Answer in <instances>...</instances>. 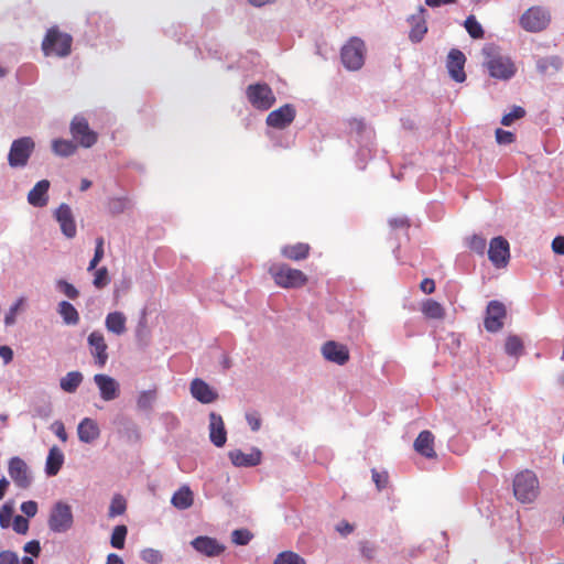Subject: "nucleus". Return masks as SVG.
Returning a JSON list of instances; mask_svg holds the SVG:
<instances>
[{"label":"nucleus","mask_w":564,"mask_h":564,"mask_svg":"<svg viewBox=\"0 0 564 564\" xmlns=\"http://www.w3.org/2000/svg\"><path fill=\"white\" fill-rule=\"evenodd\" d=\"M482 55L484 66L491 77L508 80L514 76L517 72L514 63L509 56L502 55L495 45H486L482 48Z\"/></svg>","instance_id":"1"},{"label":"nucleus","mask_w":564,"mask_h":564,"mask_svg":"<svg viewBox=\"0 0 564 564\" xmlns=\"http://www.w3.org/2000/svg\"><path fill=\"white\" fill-rule=\"evenodd\" d=\"M268 272L274 284L281 289H301L308 282V276L302 270L282 262L272 263Z\"/></svg>","instance_id":"2"},{"label":"nucleus","mask_w":564,"mask_h":564,"mask_svg":"<svg viewBox=\"0 0 564 564\" xmlns=\"http://www.w3.org/2000/svg\"><path fill=\"white\" fill-rule=\"evenodd\" d=\"M72 44L70 34L62 32L58 26H52L42 41V51L45 56L66 57L72 52Z\"/></svg>","instance_id":"3"},{"label":"nucleus","mask_w":564,"mask_h":564,"mask_svg":"<svg viewBox=\"0 0 564 564\" xmlns=\"http://www.w3.org/2000/svg\"><path fill=\"white\" fill-rule=\"evenodd\" d=\"M539 480L533 471L525 469L516 475L513 495L521 503L533 502L539 496Z\"/></svg>","instance_id":"4"},{"label":"nucleus","mask_w":564,"mask_h":564,"mask_svg":"<svg viewBox=\"0 0 564 564\" xmlns=\"http://www.w3.org/2000/svg\"><path fill=\"white\" fill-rule=\"evenodd\" d=\"M519 22L525 31L536 33L547 28L551 22V14L546 9L534 6L523 12Z\"/></svg>","instance_id":"5"},{"label":"nucleus","mask_w":564,"mask_h":564,"mask_svg":"<svg viewBox=\"0 0 564 564\" xmlns=\"http://www.w3.org/2000/svg\"><path fill=\"white\" fill-rule=\"evenodd\" d=\"M365 43L359 37H351L341 48V62L347 69L357 70L365 62Z\"/></svg>","instance_id":"6"},{"label":"nucleus","mask_w":564,"mask_h":564,"mask_svg":"<svg viewBox=\"0 0 564 564\" xmlns=\"http://www.w3.org/2000/svg\"><path fill=\"white\" fill-rule=\"evenodd\" d=\"M35 149V143L30 137H22L11 144L8 163L11 167H24Z\"/></svg>","instance_id":"7"},{"label":"nucleus","mask_w":564,"mask_h":564,"mask_svg":"<svg viewBox=\"0 0 564 564\" xmlns=\"http://www.w3.org/2000/svg\"><path fill=\"white\" fill-rule=\"evenodd\" d=\"M73 522L70 506L62 501L55 503L48 518L50 530L55 533H64L73 527Z\"/></svg>","instance_id":"8"},{"label":"nucleus","mask_w":564,"mask_h":564,"mask_svg":"<svg viewBox=\"0 0 564 564\" xmlns=\"http://www.w3.org/2000/svg\"><path fill=\"white\" fill-rule=\"evenodd\" d=\"M249 102L259 110H268L275 102V96L268 84H252L246 90Z\"/></svg>","instance_id":"9"},{"label":"nucleus","mask_w":564,"mask_h":564,"mask_svg":"<svg viewBox=\"0 0 564 564\" xmlns=\"http://www.w3.org/2000/svg\"><path fill=\"white\" fill-rule=\"evenodd\" d=\"M8 473L18 488L28 489L32 484V474L28 464L19 456L11 457L8 463Z\"/></svg>","instance_id":"10"},{"label":"nucleus","mask_w":564,"mask_h":564,"mask_svg":"<svg viewBox=\"0 0 564 564\" xmlns=\"http://www.w3.org/2000/svg\"><path fill=\"white\" fill-rule=\"evenodd\" d=\"M488 258L497 269L506 268L510 260V246L507 239L501 236L490 240Z\"/></svg>","instance_id":"11"},{"label":"nucleus","mask_w":564,"mask_h":564,"mask_svg":"<svg viewBox=\"0 0 564 564\" xmlns=\"http://www.w3.org/2000/svg\"><path fill=\"white\" fill-rule=\"evenodd\" d=\"M70 133L83 148H90L97 142V133L89 128L83 117H75L70 123Z\"/></svg>","instance_id":"12"},{"label":"nucleus","mask_w":564,"mask_h":564,"mask_svg":"<svg viewBox=\"0 0 564 564\" xmlns=\"http://www.w3.org/2000/svg\"><path fill=\"white\" fill-rule=\"evenodd\" d=\"M507 316L505 305L499 301H490L487 305L484 326L486 330L496 333L503 326V319Z\"/></svg>","instance_id":"13"},{"label":"nucleus","mask_w":564,"mask_h":564,"mask_svg":"<svg viewBox=\"0 0 564 564\" xmlns=\"http://www.w3.org/2000/svg\"><path fill=\"white\" fill-rule=\"evenodd\" d=\"M87 341L89 345L90 354L95 359V364L102 368L108 360V345L105 340L104 334L99 330H95L89 334Z\"/></svg>","instance_id":"14"},{"label":"nucleus","mask_w":564,"mask_h":564,"mask_svg":"<svg viewBox=\"0 0 564 564\" xmlns=\"http://www.w3.org/2000/svg\"><path fill=\"white\" fill-rule=\"evenodd\" d=\"M323 357L334 364L343 366L348 362L350 355L346 345L328 340L322 346Z\"/></svg>","instance_id":"15"},{"label":"nucleus","mask_w":564,"mask_h":564,"mask_svg":"<svg viewBox=\"0 0 564 564\" xmlns=\"http://www.w3.org/2000/svg\"><path fill=\"white\" fill-rule=\"evenodd\" d=\"M295 113L294 107L286 104L268 115L267 124L275 129H284L293 122Z\"/></svg>","instance_id":"16"},{"label":"nucleus","mask_w":564,"mask_h":564,"mask_svg":"<svg viewBox=\"0 0 564 564\" xmlns=\"http://www.w3.org/2000/svg\"><path fill=\"white\" fill-rule=\"evenodd\" d=\"M94 381L100 391V397L105 401H112L119 397V383L112 377L104 373H97Z\"/></svg>","instance_id":"17"},{"label":"nucleus","mask_w":564,"mask_h":564,"mask_svg":"<svg viewBox=\"0 0 564 564\" xmlns=\"http://www.w3.org/2000/svg\"><path fill=\"white\" fill-rule=\"evenodd\" d=\"M465 62L466 57L463 52L456 48L451 50L446 66L451 77L457 83H463L466 79L464 72Z\"/></svg>","instance_id":"18"},{"label":"nucleus","mask_w":564,"mask_h":564,"mask_svg":"<svg viewBox=\"0 0 564 564\" xmlns=\"http://www.w3.org/2000/svg\"><path fill=\"white\" fill-rule=\"evenodd\" d=\"M55 217L62 232L67 238H74L76 236V224L70 207L67 204L59 205L55 212Z\"/></svg>","instance_id":"19"},{"label":"nucleus","mask_w":564,"mask_h":564,"mask_svg":"<svg viewBox=\"0 0 564 564\" xmlns=\"http://www.w3.org/2000/svg\"><path fill=\"white\" fill-rule=\"evenodd\" d=\"M209 438L217 447H223L227 441V431L223 417L215 412L209 414Z\"/></svg>","instance_id":"20"},{"label":"nucleus","mask_w":564,"mask_h":564,"mask_svg":"<svg viewBox=\"0 0 564 564\" xmlns=\"http://www.w3.org/2000/svg\"><path fill=\"white\" fill-rule=\"evenodd\" d=\"M192 546L199 553L213 557L220 555L225 547L216 539L209 536H197L191 542Z\"/></svg>","instance_id":"21"},{"label":"nucleus","mask_w":564,"mask_h":564,"mask_svg":"<svg viewBox=\"0 0 564 564\" xmlns=\"http://www.w3.org/2000/svg\"><path fill=\"white\" fill-rule=\"evenodd\" d=\"M191 393L193 398L204 404L213 403L218 399L217 392L199 378L191 382Z\"/></svg>","instance_id":"22"},{"label":"nucleus","mask_w":564,"mask_h":564,"mask_svg":"<svg viewBox=\"0 0 564 564\" xmlns=\"http://www.w3.org/2000/svg\"><path fill=\"white\" fill-rule=\"evenodd\" d=\"M228 456L231 463L237 467H254L261 462V452L257 448L251 449L250 453L235 449L229 452Z\"/></svg>","instance_id":"23"},{"label":"nucleus","mask_w":564,"mask_h":564,"mask_svg":"<svg viewBox=\"0 0 564 564\" xmlns=\"http://www.w3.org/2000/svg\"><path fill=\"white\" fill-rule=\"evenodd\" d=\"M414 449L426 458H435L434 435L432 432L422 431L414 441Z\"/></svg>","instance_id":"24"},{"label":"nucleus","mask_w":564,"mask_h":564,"mask_svg":"<svg viewBox=\"0 0 564 564\" xmlns=\"http://www.w3.org/2000/svg\"><path fill=\"white\" fill-rule=\"evenodd\" d=\"M48 188L50 182L47 180L37 182L28 194L29 204L34 207H44L48 202Z\"/></svg>","instance_id":"25"},{"label":"nucleus","mask_w":564,"mask_h":564,"mask_svg":"<svg viewBox=\"0 0 564 564\" xmlns=\"http://www.w3.org/2000/svg\"><path fill=\"white\" fill-rule=\"evenodd\" d=\"M78 438L84 443H93L96 441L99 435L100 431L97 425V423L91 419H84L79 424L77 429Z\"/></svg>","instance_id":"26"},{"label":"nucleus","mask_w":564,"mask_h":564,"mask_svg":"<svg viewBox=\"0 0 564 564\" xmlns=\"http://www.w3.org/2000/svg\"><path fill=\"white\" fill-rule=\"evenodd\" d=\"M311 247L308 243L297 242L286 245L281 248V254L292 261L305 260L310 256Z\"/></svg>","instance_id":"27"},{"label":"nucleus","mask_w":564,"mask_h":564,"mask_svg":"<svg viewBox=\"0 0 564 564\" xmlns=\"http://www.w3.org/2000/svg\"><path fill=\"white\" fill-rule=\"evenodd\" d=\"M171 503L178 510H185L191 508L194 503L193 491L189 489L188 486H182L172 496Z\"/></svg>","instance_id":"28"},{"label":"nucleus","mask_w":564,"mask_h":564,"mask_svg":"<svg viewBox=\"0 0 564 564\" xmlns=\"http://www.w3.org/2000/svg\"><path fill=\"white\" fill-rule=\"evenodd\" d=\"M127 318L121 312H111L106 316V328L116 335H122L126 330Z\"/></svg>","instance_id":"29"},{"label":"nucleus","mask_w":564,"mask_h":564,"mask_svg":"<svg viewBox=\"0 0 564 564\" xmlns=\"http://www.w3.org/2000/svg\"><path fill=\"white\" fill-rule=\"evenodd\" d=\"M64 463V455L63 453L56 447L53 446L47 455L46 458V466L45 471L48 476H55L62 468V465Z\"/></svg>","instance_id":"30"},{"label":"nucleus","mask_w":564,"mask_h":564,"mask_svg":"<svg viewBox=\"0 0 564 564\" xmlns=\"http://www.w3.org/2000/svg\"><path fill=\"white\" fill-rule=\"evenodd\" d=\"M422 313L429 319H443L445 316V308L441 303L429 299L422 303Z\"/></svg>","instance_id":"31"},{"label":"nucleus","mask_w":564,"mask_h":564,"mask_svg":"<svg viewBox=\"0 0 564 564\" xmlns=\"http://www.w3.org/2000/svg\"><path fill=\"white\" fill-rule=\"evenodd\" d=\"M58 314L67 325H76L79 322V314L75 306L67 301L58 304Z\"/></svg>","instance_id":"32"},{"label":"nucleus","mask_w":564,"mask_h":564,"mask_svg":"<svg viewBox=\"0 0 564 564\" xmlns=\"http://www.w3.org/2000/svg\"><path fill=\"white\" fill-rule=\"evenodd\" d=\"M563 65L562 58L557 55L540 58L536 62V68L541 74H546L550 70L557 72Z\"/></svg>","instance_id":"33"},{"label":"nucleus","mask_w":564,"mask_h":564,"mask_svg":"<svg viewBox=\"0 0 564 564\" xmlns=\"http://www.w3.org/2000/svg\"><path fill=\"white\" fill-rule=\"evenodd\" d=\"M83 381V375L79 371H70L61 379V388L68 393H73L77 390Z\"/></svg>","instance_id":"34"},{"label":"nucleus","mask_w":564,"mask_h":564,"mask_svg":"<svg viewBox=\"0 0 564 564\" xmlns=\"http://www.w3.org/2000/svg\"><path fill=\"white\" fill-rule=\"evenodd\" d=\"M77 147L73 141L56 139L52 142V150L56 155L69 156L75 153Z\"/></svg>","instance_id":"35"},{"label":"nucleus","mask_w":564,"mask_h":564,"mask_svg":"<svg viewBox=\"0 0 564 564\" xmlns=\"http://www.w3.org/2000/svg\"><path fill=\"white\" fill-rule=\"evenodd\" d=\"M523 341L517 335H510L505 343V351L512 357H519L523 354Z\"/></svg>","instance_id":"36"},{"label":"nucleus","mask_w":564,"mask_h":564,"mask_svg":"<svg viewBox=\"0 0 564 564\" xmlns=\"http://www.w3.org/2000/svg\"><path fill=\"white\" fill-rule=\"evenodd\" d=\"M465 28L473 39L484 37V29L474 15H469L465 20Z\"/></svg>","instance_id":"37"},{"label":"nucleus","mask_w":564,"mask_h":564,"mask_svg":"<svg viewBox=\"0 0 564 564\" xmlns=\"http://www.w3.org/2000/svg\"><path fill=\"white\" fill-rule=\"evenodd\" d=\"M126 509H127V502H126L124 498L120 495H117L111 500L108 516L110 518L121 516L124 513Z\"/></svg>","instance_id":"38"},{"label":"nucleus","mask_w":564,"mask_h":564,"mask_svg":"<svg viewBox=\"0 0 564 564\" xmlns=\"http://www.w3.org/2000/svg\"><path fill=\"white\" fill-rule=\"evenodd\" d=\"M273 564H305V561L292 551L280 553Z\"/></svg>","instance_id":"39"},{"label":"nucleus","mask_w":564,"mask_h":564,"mask_svg":"<svg viewBox=\"0 0 564 564\" xmlns=\"http://www.w3.org/2000/svg\"><path fill=\"white\" fill-rule=\"evenodd\" d=\"M128 529L126 525H117L111 534L110 543L116 549H123Z\"/></svg>","instance_id":"40"},{"label":"nucleus","mask_w":564,"mask_h":564,"mask_svg":"<svg viewBox=\"0 0 564 564\" xmlns=\"http://www.w3.org/2000/svg\"><path fill=\"white\" fill-rule=\"evenodd\" d=\"M467 245H468V248L473 252H475L479 256L485 254L487 241L484 237L478 236V235H473L470 238H468Z\"/></svg>","instance_id":"41"},{"label":"nucleus","mask_w":564,"mask_h":564,"mask_svg":"<svg viewBox=\"0 0 564 564\" xmlns=\"http://www.w3.org/2000/svg\"><path fill=\"white\" fill-rule=\"evenodd\" d=\"M525 116V110L521 106H513L510 112L506 113L501 118L502 126H511L516 120L521 119Z\"/></svg>","instance_id":"42"},{"label":"nucleus","mask_w":564,"mask_h":564,"mask_svg":"<svg viewBox=\"0 0 564 564\" xmlns=\"http://www.w3.org/2000/svg\"><path fill=\"white\" fill-rule=\"evenodd\" d=\"M110 283V276L108 273V269L106 267H101L99 269H95L94 281L93 284L97 289H104Z\"/></svg>","instance_id":"43"},{"label":"nucleus","mask_w":564,"mask_h":564,"mask_svg":"<svg viewBox=\"0 0 564 564\" xmlns=\"http://www.w3.org/2000/svg\"><path fill=\"white\" fill-rule=\"evenodd\" d=\"M104 253H105V251H104V238L102 237H98L96 239V248H95L94 257L90 260L89 265L87 268L88 271H93V270H95L97 268L98 263L104 258Z\"/></svg>","instance_id":"44"},{"label":"nucleus","mask_w":564,"mask_h":564,"mask_svg":"<svg viewBox=\"0 0 564 564\" xmlns=\"http://www.w3.org/2000/svg\"><path fill=\"white\" fill-rule=\"evenodd\" d=\"M252 539V534L247 529H237L231 533V540L237 545H247Z\"/></svg>","instance_id":"45"},{"label":"nucleus","mask_w":564,"mask_h":564,"mask_svg":"<svg viewBox=\"0 0 564 564\" xmlns=\"http://www.w3.org/2000/svg\"><path fill=\"white\" fill-rule=\"evenodd\" d=\"M56 285L57 289L70 300H75L79 295L78 290L73 284L65 280H58Z\"/></svg>","instance_id":"46"},{"label":"nucleus","mask_w":564,"mask_h":564,"mask_svg":"<svg viewBox=\"0 0 564 564\" xmlns=\"http://www.w3.org/2000/svg\"><path fill=\"white\" fill-rule=\"evenodd\" d=\"M24 303H25V299L24 297H20L9 310V312L6 314L4 316V323L6 325H12L15 323V316L19 312V310H21L23 306H24Z\"/></svg>","instance_id":"47"},{"label":"nucleus","mask_w":564,"mask_h":564,"mask_svg":"<svg viewBox=\"0 0 564 564\" xmlns=\"http://www.w3.org/2000/svg\"><path fill=\"white\" fill-rule=\"evenodd\" d=\"M496 141L498 144H511L516 140V135L511 131L503 130L498 128L495 132Z\"/></svg>","instance_id":"48"},{"label":"nucleus","mask_w":564,"mask_h":564,"mask_svg":"<svg viewBox=\"0 0 564 564\" xmlns=\"http://www.w3.org/2000/svg\"><path fill=\"white\" fill-rule=\"evenodd\" d=\"M155 398L154 391H142L138 398L137 404L142 410H148Z\"/></svg>","instance_id":"49"},{"label":"nucleus","mask_w":564,"mask_h":564,"mask_svg":"<svg viewBox=\"0 0 564 564\" xmlns=\"http://www.w3.org/2000/svg\"><path fill=\"white\" fill-rule=\"evenodd\" d=\"M141 558L147 563L158 564L162 561V554L154 549H144L141 552Z\"/></svg>","instance_id":"50"},{"label":"nucleus","mask_w":564,"mask_h":564,"mask_svg":"<svg viewBox=\"0 0 564 564\" xmlns=\"http://www.w3.org/2000/svg\"><path fill=\"white\" fill-rule=\"evenodd\" d=\"M128 203H129V200L126 197L112 198L109 202V210L112 214H120L127 208Z\"/></svg>","instance_id":"51"},{"label":"nucleus","mask_w":564,"mask_h":564,"mask_svg":"<svg viewBox=\"0 0 564 564\" xmlns=\"http://www.w3.org/2000/svg\"><path fill=\"white\" fill-rule=\"evenodd\" d=\"M372 480L376 484L378 490H381L387 487L388 485V473L387 471H378L376 469H372Z\"/></svg>","instance_id":"52"},{"label":"nucleus","mask_w":564,"mask_h":564,"mask_svg":"<svg viewBox=\"0 0 564 564\" xmlns=\"http://www.w3.org/2000/svg\"><path fill=\"white\" fill-rule=\"evenodd\" d=\"M13 508L12 506L6 503L0 508V525L2 528H8L10 525V520L12 518Z\"/></svg>","instance_id":"53"},{"label":"nucleus","mask_w":564,"mask_h":564,"mask_svg":"<svg viewBox=\"0 0 564 564\" xmlns=\"http://www.w3.org/2000/svg\"><path fill=\"white\" fill-rule=\"evenodd\" d=\"M13 530L17 533L25 534L29 530V521L22 516H15L12 523Z\"/></svg>","instance_id":"54"},{"label":"nucleus","mask_w":564,"mask_h":564,"mask_svg":"<svg viewBox=\"0 0 564 564\" xmlns=\"http://www.w3.org/2000/svg\"><path fill=\"white\" fill-rule=\"evenodd\" d=\"M427 28L424 22L417 23L410 32L409 36L413 42H420L424 34L426 33Z\"/></svg>","instance_id":"55"},{"label":"nucleus","mask_w":564,"mask_h":564,"mask_svg":"<svg viewBox=\"0 0 564 564\" xmlns=\"http://www.w3.org/2000/svg\"><path fill=\"white\" fill-rule=\"evenodd\" d=\"M0 564H20L18 555L12 551L0 552Z\"/></svg>","instance_id":"56"},{"label":"nucleus","mask_w":564,"mask_h":564,"mask_svg":"<svg viewBox=\"0 0 564 564\" xmlns=\"http://www.w3.org/2000/svg\"><path fill=\"white\" fill-rule=\"evenodd\" d=\"M21 511L26 516V517H34L37 512V503L33 500H29V501H24L22 502L21 505Z\"/></svg>","instance_id":"57"},{"label":"nucleus","mask_w":564,"mask_h":564,"mask_svg":"<svg viewBox=\"0 0 564 564\" xmlns=\"http://www.w3.org/2000/svg\"><path fill=\"white\" fill-rule=\"evenodd\" d=\"M23 550H24V552L37 557L41 552L40 542L37 540L29 541L28 543H25Z\"/></svg>","instance_id":"58"},{"label":"nucleus","mask_w":564,"mask_h":564,"mask_svg":"<svg viewBox=\"0 0 564 564\" xmlns=\"http://www.w3.org/2000/svg\"><path fill=\"white\" fill-rule=\"evenodd\" d=\"M246 420L252 431H258L261 426V419L257 412L247 413Z\"/></svg>","instance_id":"59"},{"label":"nucleus","mask_w":564,"mask_h":564,"mask_svg":"<svg viewBox=\"0 0 564 564\" xmlns=\"http://www.w3.org/2000/svg\"><path fill=\"white\" fill-rule=\"evenodd\" d=\"M420 289L425 294H432L435 291V282L432 279H423L420 283Z\"/></svg>","instance_id":"60"},{"label":"nucleus","mask_w":564,"mask_h":564,"mask_svg":"<svg viewBox=\"0 0 564 564\" xmlns=\"http://www.w3.org/2000/svg\"><path fill=\"white\" fill-rule=\"evenodd\" d=\"M361 554L367 557L368 560H371L375 555L376 547L373 544L369 542H362L360 546Z\"/></svg>","instance_id":"61"},{"label":"nucleus","mask_w":564,"mask_h":564,"mask_svg":"<svg viewBox=\"0 0 564 564\" xmlns=\"http://www.w3.org/2000/svg\"><path fill=\"white\" fill-rule=\"evenodd\" d=\"M53 430H54V433L56 434V436L62 441V442H66L67 441V433H66V430H65V426L62 422H55L53 424Z\"/></svg>","instance_id":"62"},{"label":"nucleus","mask_w":564,"mask_h":564,"mask_svg":"<svg viewBox=\"0 0 564 564\" xmlns=\"http://www.w3.org/2000/svg\"><path fill=\"white\" fill-rule=\"evenodd\" d=\"M552 250L557 254H564V236H557L553 239Z\"/></svg>","instance_id":"63"},{"label":"nucleus","mask_w":564,"mask_h":564,"mask_svg":"<svg viewBox=\"0 0 564 564\" xmlns=\"http://www.w3.org/2000/svg\"><path fill=\"white\" fill-rule=\"evenodd\" d=\"M0 357L4 364H9L13 359V351L9 346H0Z\"/></svg>","instance_id":"64"}]
</instances>
